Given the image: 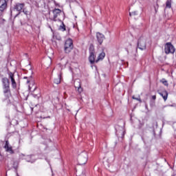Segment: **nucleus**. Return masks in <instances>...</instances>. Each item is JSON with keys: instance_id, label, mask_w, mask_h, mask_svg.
Returning <instances> with one entry per match:
<instances>
[{"instance_id": "f257e3e1", "label": "nucleus", "mask_w": 176, "mask_h": 176, "mask_svg": "<svg viewBox=\"0 0 176 176\" xmlns=\"http://www.w3.org/2000/svg\"><path fill=\"white\" fill-rule=\"evenodd\" d=\"M53 17L52 20L53 21H61V19H64V12L58 8H55L52 10Z\"/></svg>"}, {"instance_id": "f03ea898", "label": "nucleus", "mask_w": 176, "mask_h": 176, "mask_svg": "<svg viewBox=\"0 0 176 176\" xmlns=\"http://www.w3.org/2000/svg\"><path fill=\"white\" fill-rule=\"evenodd\" d=\"M87 160H89V156L87 155V153L82 152L79 154L78 157V163L80 166H83L87 163Z\"/></svg>"}, {"instance_id": "7ed1b4c3", "label": "nucleus", "mask_w": 176, "mask_h": 176, "mask_svg": "<svg viewBox=\"0 0 176 176\" xmlns=\"http://www.w3.org/2000/svg\"><path fill=\"white\" fill-rule=\"evenodd\" d=\"M23 79H27L26 83L28 85L29 90H33V91L36 90V86H35V81H34L32 76H30L29 77H23Z\"/></svg>"}, {"instance_id": "20e7f679", "label": "nucleus", "mask_w": 176, "mask_h": 176, "mask_svg": "<svg viewBox=\"0 0 176 176\" xmlns=\"http://www.w3.org/2000/svg\"><path fill=\"white\" fill-rule=\"evenodd\" d=\"M72 49H74V42L72 39L68 38L65 43V53H71Z\"/></svg>"}, {"instance_id": "39448f33", "label": "nucleus", "mask_w": 176, "mask_h": 176, "mask_svg": "<svg viewBox=\"0 0 176 176\" xmlns=\"http://www.w3.org/2000/svg\"><path fill=\"white\" fill-rule=\"evenodd\" d=\"M116 134L118 135V137H121V138H123L124 137V124H122V126L117 125L116 126Z\"/></svg>"}, {"instance_id": "423d86ee", "label": "nucleus", "mask_w": 176, "mask_h": 176, "mask_svg": "<svg viewBox=\"0 0 176 176\" xmlns=\"http://www.w3.org/2000/svg\"><path fill=\"white\" fill-rule=\"evenodd\" d=\"M146 38L140 37L138 40V46L140 50H145L146 49Z\"/></svg>"}, {"instance_id": "0eeeda50", "label": "nucleus", "mask_w": 176, "mask_h": 176, "mask_svg": "<svg viewBox=\"0 0 176 176\" xmlns=\"http://www.w3.org/2000/svg\"><path fill=\"white\" fill-rule=\"evenodd\" d=\"M165 53L166 54H170V53H175V48H174V45L171 44V43H168L165 45Z\"/></svg>"}, {"instance_id": "6e6552de", "label": "nucleus", "mask_w": 176, "mask_h": 176, "mask_svg": "<svg viewBox=\"0 0 176 176\" xmlns=\"http://www.w3.org/2000/svg\"><path fill=\"white\" fill-rule=\"evenodd\" d=\"M90 55L89 57V62L91 64H94L96 63V55H94V47L91 45L89 47Z\"/></svg>"}, {"instance_id": "1a4fd4ad", "label": "nucleus", "mask_w": 176, "mask_h": 176, "mask_svg": "<svg viewBox=\"0 0 176 176\" xmlns=\"http://www.w3.org/2000/svg\"><path fill=\"white\" fill-rule=\"evenodd\" d=\"M8 76L11 80V83L13 89H16L17 87V83H16V80H14V74H13L12 72H9Z\"/></svg>"}, {"instance_id": "9d476101", "label": "nucleus", "mask_w": 176, "mask_h": 176, "mask_svg": "<svg viewBox=\"0 0 176 176\" xmlns=\"http://www.w3.org/2000/svg\"><path fill=\"white\" fill-rule=\"evenodd\" d=\"M9 0H0V12H3L8 8Z\"/></svg>"}, {"instance_id": "9b49d317", "label": "nucleus", "mask_w": 176, "mask_h": 176, "mask_svg": "<svg viewBox=\"0 0 176 176\" xmlns=\"http://www.w3.org/2000/svg\"><path fill=\"white\" fill-rule=\"evenodd\" d=\"M74 87L76 89H77V91L78 93H82L83 91V89L82 88V84L80 83V80H76L74 81Z\"/></svg>"}, {"instance_id": "f8f14e48", "label": "nucleus", "mask_w": 176, "mask_h": 176, "mask_svg": "<svg viewBox=\"0 0 176 176\" xmlns=\"http://www.w3.org/2000/svg\"><path fill=\"white\" fill-rule=\"evenodd\" d=\"M4 148L6 149V152H8L11 155L14 153V151H13V148H12V146L9 144V141H6V144L4 145Z\"/></svg>"}, {"instance_id": "ddd939ff", "label": "nucleus", "mask_w": 176, "mask_h": 176, "mask_svg": "<svg viewBox=\"0 0 176 176\" xmlns=\"http://www.w3.org/2000/svg\"><path fill=\"white\" fill-rule=\"evenodd\" d=\"M96 38L98 39V42L100 45H102V42H104V39H105V36L104 34L97 32L96 33Z\"/></svg>"}, {"instance_id": "4468645a", "label": "nucleus", "mask_w": 176, "mask_h": 176, "mask_svg": "<svg viewBox=\"0 0 176 176\" xmlns=\"http://www.w3.org/2000/svg\"><path fill=\"white\" fill-rule=\"evenodd\" d=\"M3 87H10V83L8 78H2Z\"/></svg>"}, {"instance_id": "2eb2a0df", "label": "nucleus", "mask_w": 176, "mask_h": 176, "mask_svg": "<svg viewBox=\"0 0 176 176\" xmlns=\"http://www.w3.org/2000/svg\"><path fill=\"white\" fill-rule=\"evenodd\" d=\"M160 96H162L164 101H167V98L168 97V93L167 91H164L163 92L159 93Z\"/></svg>"}, {"instance_id": "dca6fc26", "label": "nucleus", "mask_w": 176, "mask_h": 176, "mask_svg": "<svg viewBox=\"0 0 176 176\" xmlns=\"http://www.w3.org/2000/svg\"><path fill=\"white\" fill-rule=\"evenodd\" d=\"M23 8H24V3H17L15 6V9L18 12H21V10H23Z\"/></svg>"}, {"instance_id": "f3484780", "label": "nucleus", "mask_w": 176, "mask_h": 176, "mask_svg": "<svg viewBox=\"0 0 176 176\" xmlns=\"http://www.w3.org/2000/svg\"><path fill=\"white\" fill-rule=\"evenodd\" d=\"M54 83L56 85H60L61 83V74H60L57 78H54Z\"/></svg>"}, {"instance_id": "a211bd4d", "label": "nucleus", "mask_w": 176, "mask_h": 176, "mask_svg": "<svg viewBox=\"0 0 176 176\" xmlns=\"http://www.w3.org/2000/svg\"><path fill=\"white\" fill-rule=\"evenodd\" d=\"M105 57V54L104 52H101L98 57V59L96 60V63H98V61L101 60H104Z\"/></svg>"}, {"instance_id": "6ab92c4d", "label": "nucleus", "mask_w": 176, "mask_h": 176, "mask_svg": "<svg viewBox=\"0 0 176 176\" xmlns=\"http://www.w3.org/2000/svg\"><path fill=\"white\" fill-rule=\"evenodd\" d=\"M4 94H9L10 93V87H3Z\"/></svg>"}, {"instance_id": "aec40b11", "label": "nucleus", "mask_w": 176, "mask_h": 176, "mask_svg": "<svg viewBox=\"0 0 176 176\" xmlns=\"http://www.w3.org/2000/svg\"><path fill=\"white\" fill-rule=\"evenodd\" d=\"M59 30L60 31H65V25H64V23H63L62 25L59 27Z\"/></svg>"}, {"instance_id": "412c9836", "label": "nucleus", "mask_w": 176, "mask_h": 176, "mask_svg": "<svg viewBox=\"0 0 176 176\" xmlns=\"http://www.w3.org/2000/svg\"><path fill=\"white\" fill-rule=\"evenodd\" d=\"M166 8H168V9H170L171 8V1H167L166 3Z\"/></svg>"}, {"instance_id": "4be33fe9", "label": "nucleus", "mask_w": 176, "mask_h": 176, "mask_svg": "<svg viewBox=\"0 0 176 176\" xmlns=\"http://www.w3.org/2000/svg\"><path fill=\"white\" fill-rule=\"evenodd\" d=\"M161 82L163 83V85H164V86H168V82L165 79H162Z\"/></svg>"}, {"instance_id": "5701e85b", "label": "nucleus", "mask_w": 176, "mask_h": 176, "mask_svg": "<svg viewBox=\"0 0 176 176\" xmlns=\"http://www.w3.org/2000/svg\"><path fill=\"white\" fill-rule=\"evenodd\" d=\"M138 14V13L137 12V11H133L132 12H129V16H137Z\"/></svg>"}, {"instance_id": "b1692460", "label": "nucleus", "mask_w": 176, "mask_h": 176, "mask_svg": "<svg viewBox=\"0 0 176 176\" xmlns=\"http://www.w3.org/2000/svg\"><path fill=\"white\" fill-rule=\"evenodd\" d=\"M152 99H153V100H156V95L153 96H152Z\"/></svg>"}, {"instance_id": "393cba45", "label": "nucleus", "mask_w": 176, "mask_h": 176, "mask_svg": "<svg viewBox=\"0 0 176 176\" xmlns=\"http://www.w3.org/2000/svg\"><path fill=\"white\" fill-rule=\"evenodd\" d=\"M23 13H25L26 15L28 14V12H27V11L23 10Z\"/></svg>"}, {"instance_id": "a878e982", "label": "nucleus", "mask_w": 176, "mask_h": 176, "mask_svg": "<svg viewBox=\"0 0 176 176\" xmlns=\"http://www.w3.org/2000/svg\"><path fill=\"white\" fill-rule=\"evenodd\" d=\"M48 61H49V63H50V64H52V59H48Z\"/></svg>"}, {"instance_id": "bb28decb", "label": "nucleus", "mask_w": 176, "mask_h": 176, "mask_svg": "<svg viewBox=\"0 0 176 176\" xmlns=\"http://www.w3.org/2000/svg\"><path fill=\"white\" fill-rule=\"evenodd\" d=\"M30 74H32V70L30 69Z\"/></svg>"}]
</instances>
